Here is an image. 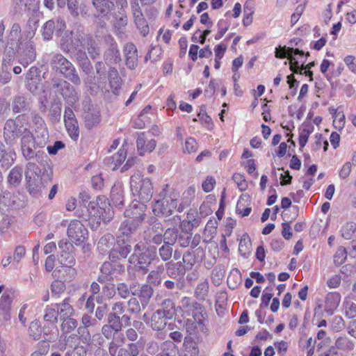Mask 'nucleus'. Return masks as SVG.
<instances>
[{"mask_svg":"<svg viewBox=\"0 0 356 356\" xmlns=\"http://www.w3.org/2000/svg\"><path fill=\"white\" fill-rule=\"evenodd\" d=\"M77 326H78V322L74 318L63 321V322H62L61 325H60V330L63 333L62 334L64 335V334L70 333Z\"/></svg>","mask_w":356,"mask_h":356,"instance_id":"obj_48","label":"nucleus"},{"mask_svg":"<svg viewBox=\"0 0 356 356\" xmlns=\"http://www.w3.org/2000/svg\"><path fill=\"white\" fill-rule=\"evenodd\" d=\"M65 290V285L62 281H54L51 285V292L52 296L58 297Z\"/></svg>","mask_w":356,"mask_h":356,"instance_id":"obj_57","label":"nucleus"},{"mask_svg":"<svg viewBox=\"0 0 356 356\" xmlns=\"http://www.w3.org/2000/svg\"><path fill=\"white\" fill-rule=\"evenodd\" d=\"M163 285L168 290H182L186 285L184 278L178 280H167L164 282Z\"/></svg>","mask_w":356,"mask_h":356,"instance_id":"obj_39","label":"nucleus"},{"mask_svg":"<svg viewBox=\"0 0 356 356\" xmlns=\"http://www.w3.org/2000/svg\"><path fill=\"white\" fill-rule=\"evenodd\" d=\"M161 308L156 311L163 314L165 317L168 318H172L176 314L175 304V302L169 299H165L161 303Z\"/></svg>","mask_w":356,"mask_h":356,"instance_id":"obj_29","label":"nucleus"},{"mask_svg":"<svg viewBox=\"0 0 356 356\" xmlns=\"http://www.w3.org/2000/svg\"><path fill=\"white\" fill-rule=\"evenodd\" d=\"M177 207V198L166 200H156L152 206L153 213L156 216H170Z\"/></svg>","mask_w":356,"mask_h":356,"instance_id":"obj_11","label":"nucleus"},{"mask_svg":"<svg viewBox=\"0 0 356 356\" xmlns=\"http://www.w3.org/2000/svg\"><path fill=\"white\" fill-rule=\"evenodd\" d=\"M60 49L64 53L74 56L86 74L90 73L92 66L85 50L87 49L93 59L101 52L96 40L92 35L86 34L83 26L79 23L74 24L72 30L65 32L60 40Z\"/></svg>","mask_w":356,"mask_h":356,"instance_id":"obj_1","label":"nucleus"},{"mask_svg":"<svg viewBox=\"0 0 356 356\" xmlns=\"http://www.w3.org/2000/svg\"><path fill=\"white\" fill-rule=\"evenodd\" d=\"M356 231V223L353 222H346L341 229V236L346 240L352 238Z\"/></svg>","mask_w":356,"mask_h":356,"instance_id":"obj_47","label":"nucleus"},{"mask_svg":"<svg viewBox=\"0 0 356 356\" xmlns=\"http://www.w3.org/2000/svg\"><path fill=\"white\" fill-rule=\"evenodd\" d=\"M20 136L21 148L28 146L34 147L35 138L29 129H25Z\"/></svg>","mask_w":356,"mask_h":356,"instance_id":"obj_44","label":"nucleus"},{"mask_svg":"<svg viewBox=\"0 0 356 356\" xmlns=\"http://www.w3.org/2000/svg\"><path fill=\"white\" fill-rule=\"evenodd\" d=\"M241 277L238 269H234L227 277V284L230 289H235L241 282Z\"/></svg>","mask_w":356,"mask_h":356,"instance_id":"obj_54","label":"nucleus"},{"mask_svg":"<svg viewBox=\"0 0 356 356\" xmlns=\"http://www.w3.org/2000/svg\"><path fill=\"white\" fill-rule=\"evenodd\" d=\"M60 272L63 273L64 281L71 280L76 275V270L72 266H62Z\"/></svg>","mask_w":356,"mask_h":356,"instance_id":"obj_61","label":"nucleus"},{"mask_svg":"<svg viewBox=\"0 0 356 356\" xmlns=\"http://www.w3.org/2000/svg\"><path fill=\"white\" fill-rule=\"evenodd\" d=\"M108 38L111 41V44L104 53V60L108 64L118 63L121 60V56L117 44L111 35H108Z\"/></svg>","mask_w":356,"mask_h":356,"instance_id":"obj_16","label":"nucleus"},{"mask_svg":"<svg viewBox=\"0 0 356 356\" xmlns=\"http://www.w3.org/2000/svg\"><path fill=\"white\" fill-rule=\"evenodd\" d=\"M156 256V248L154 247H147V250H143V252L132 254L129 257L128 261L139 270L146 274L149 271V266L152 262L157 259Z\"/></svg>","mask_w":356,"mask_h":356,"instance_id":"obj_7","label":"nucleus"},{"mask_svg":"<svg viewBox=\"0 0 356 356\" xmlns=\"http://www.w3.org/2000/svg\"><path fill=\"white\" fill-rule=\"evenodd\" d=\"M70 349L66 351L65 356H86V352L83 346H70Z\"/></svg>","mask_w":356,"mask_h":356,"instance_id":"obj_64","label":"nucleus"},{"mask_svg":"<svg viewBox=\"0 0 356 356\" xmlns=\"http://www.w3.org/2000/svg\"><path fill=\"white\" fill-rule=\"evenodd\" d=\"M67 236L75 243H82L87 238L88 231L79 220H74L68 226Z\"/></svg>","mask_w":356,"mask_h":356,"instance_id":"obj_10","label":"nucleus"},{"mask_svg":"<svg viewBox=\"0 0 356 356\" xmlns=\"http://www.w3.org/2000/svg\"><path fill=\"white\" fill-rule=\"evenodd\" d=\"M343 307L346 315L348 318H353L356 316V304L355 302L350 300H345L343 302Z\"/></svg>","mask_w":356,"mask_h":356,"instance_id":"obj_58","label":"nucleus"},{"mask_svg":"<svg viewBox=\"0 0 356 356\" xmlns=\"http://www.w3.org/2000/svg\"><path fill=\"white\" fill-rule=\"evenodd\" d=\"M29 335L34 340H39L41 339L42 327L38 321H32L29 328Z\"/></svg>","mask_w":356,"mask_h":356,"instance_id":"obj_49","label":"nucleus"},{"mask_svg":"<svg viewBox=\"0 0 356 356\" xmlns=\"http://www.w3.org/2000/svg\"><path fill=\"white\" fill-rule=\"evenodd\" d=\"M58 315L62 314H74V311L72 306L70 305V298H65L61 303L55 304Z\"/></svg>","mask_w":356,"mask_h":356,"instance_id":"obj_42","label":"nucleus"},{"mask_svg":"<svg viewBox=\"0 0 356 356\" xmlns=\"http://www.w3.org/2000/svg\"><path fill=\"white\" fill-rule=\"evenodd\" d=\"M14 297V291L13 290H6L0 299V307L10 309Z\"/></svg>","mask_w":356,"mask_h":356,"instance_id":"obj_51","label":"nucleus"},{"mask_svg":"<svg viewBox=\"0 0 356 356\" xmlns=\"http://www.w3.org/2000/svg\"><path fill=\"white\" fill-rule=\"evenodd\" d=\"M54 102L49 110L50 119L52 122H58L61 117L62 104L59 98H53Z\"/></svg>","mask_w":356,"mask_h":356,"instance_id":"obj_31","label":"nucleus"},{"mask_svg":"<svg viewBox=\"0 0 356 356\" xmlns=\"http://www.w3.org/2000/svg\"><path fill=\"white\" fill-rule=\"evenodd\" d=\"M125 65L133 70L138 67V56L136 47L133 43L127 44L123 49Z\"/></svg>","mask_w":356,"mask_h":356,"instance_id":"obj_14","label":"nucleus"},{"mask_svg":"<svg viewBox=\"0 0 356 356\" xmlns=\"http://www.w3.org/2000/svg\"><path fill=\"white\" fill-rule=\"evenodd\" d=\"M164 265L168 277L172 280L184 278V276L187 271L183 267L181 263H179V261L175 263L168 262Z\"/></svg>","mask_w":356,"mask_h":356,"instance_id":"obj_18","label":"nucleus"},{"mask_svg":"<svg viewBox=\"0 0 356 356\" xmlns=\"http://www.w3.org/2000/svg\"><path fill=\"white\" fill-rule=\"evenodd\" d=\"M83 102V118L88 129L97 126L101 121L99 111L90 103V99Z\"/></svg>","mask_w":356,"mask_h":356,"instance_id":"obj_9","label":"nucleus"},{"mask_svg":"<svg viewBox=\"0 0 356 356\" xmlns=\"http://www.w3.org/2000/svg\"><path fill=\"white\" fill-rule=\"evenodd\" d=\"M136 284H132L129 287L128 285L124 282L119 283L117 286L116 291L118 294L122 298H127L129 297L130 292L134 291L136 288Z\"/></svg>","mask_w":356,"mask_h":356,"instance_id":"obj_45","label":"nucleus"},{"mask_svg":"<svg viewBox=\"0 0 356 356\" xmlns=\"http://www.w3.org/2000/svg\"><path fill=\"white\" fill-rule=\"evenodd\" d=\"M138 289L132 291L133 296H137L140 298L141 304L143 305H147L154 293V289L150 284H143Z\"/></svg>","mask_w":356,"mask_h":356,"instance_id":"obj_23","label":"nucleus"},{"mask_svg":"<svg viewBox=\"0 0 356 356\" xmlns=\"http://www.w3.org/2000/svg\"><path fill=\"white\" fill-rule=\"evenodd\" d=\"M179 262L181 263L186 270H190L196 263V257L193 252L186 251L182 256V261Z\"/></svg>","mask_w":356,"mask_h":356,"instance_id":"obj_35","label":"nucleus"},{"mask_svg":"<svg viewBox=\"0 0 356 356\" xmlns=\"http://www.w3.org/2000/svg\"><path fill=\"white\" fill-rule=\"evenodd\" d=\"M49 65L53 70L62 74L73 84L81 85V80L75 67L61 54H53Z\"/></svg>","mask_w":356,"mask_h":356,"instance_id":"obj_4","label":"nucleus"},{"mask_svg":"<svg viewBox=\"0 0 356 356\" xmlns=\"http://www.w3.org/2000/svg\"><path fill=\"white\" fill-rule=\"evenodd\" d=\"M40 170L38 166L32 162H29L26 166L25 178L26 181V188L29 193L33 196L41 194L47 187L50 179L40 175Z\"/></svg>","mask_w":356,"mask_h":356,"instance_id":"obj_3","label":"nucleus"},{"mask_svg":"<svg viewBox=\"0 0 356 356\" xmlns=\"http://www.w3.org/2000/svg\"><path fill=\"white\" fill-rule=\"evenodd\" d=\"M127 157V151L124 148L119 149L118 153L113 156L106 159V163L113 166V170H115L125 160Z\"/></svg>","mask_w":356,"mask_h":356,"instance_id":"obj_32","label":"nucleus"},{"mask_svg":"<svg viewBox=\"0 0 356 356\" xmlns=\"http://www.w3.org/2000/svg\"><path fill=\"white\" fill-rule=\"evenodd\" d=\"M108 324L113 328L115 333H120L122 330V324L120 316L109 313L107 316Z\"/></svg>","mask_w":356,"mask_h":356,"instance_id":"obj_46","label":"nucleus"},{"mask_svg":"<svg viewBox=\"0 0 356 356\" xmlns=\"http://www.w3.org/2000/svg\"><path fill=\"white\" fill-rule=\"evenodd\" d=\"M81 323L83 326L78 328L79 334H81L82 331L87 330L88 327L94 326L96 324L97 321L88 314H83L81 318Z\"/></svg>","mask_w":356,"mask_h":356,"instance_id":"obj_56","label":"nucleus"},{"mask_svg":"<svg viewBox=\"0 0 356 356\" xmlns=\"http://www.w3.org/2000/svg\"><path fill=\"white\" fill-rule=\"evenodd\" d=\"M115 238L111 234H106L102 236L97 243V249L102 254L107 253L111 254V252L114 250L113 248L115 244Z\"/></svg>","mask_w":356,"mask_h":356,"instance_id":"obj_21","label":"nucleus"},{"mask_svg":"<svg viewBox=\"0 0 356 356\" xmlns=\"http://www.w3.org/2000/svg\"><path fill=\"white\" fill-rule=\"evenodd\" d=\"M65 125L70 138L74 140H76L79 136V127L77 120L66 121L65 122Z\"/></svg>","mask_w":356,"mask_h":356,"instance_id":"obj_36","label":"nucleus"},{"mask_svg":"<svg viewBox=\"0 0 356 356\" xmlns=\"http://www.w3.org/2000/svg\"><path fill=\"white\" fill-rule=\"evenodd\" d=\"M58 312L56 307H47L44 312V321L51 323H55L58 321Z\"/></svg>","mask_w":356,"mask_h":356,"instance_id":"obj_53","label":"nucleus"},{"mask_svg":"<svg viewBox=\"0 0 356 356\" xmlns=\"http://www.w3.org/2000/svg\"><path fill=\"white\" fill-rule=\"evenodd\" d=\"M165 267L163 263L156 266L148 274L147 281L150 285L159 286L163 281Z\"/></svg>","mask_w":356,"mask_h":356,"instance_id":"obj_17","label":"nucleus"},{"mask_svg":"<svg viewBox=\"0 0 356 356\" xmlns=\"http://www.w3.org/2000/svg\"><path fill=\"white\" fill-rule=\"evenodd\" d=\"M25 129L26 128L20 126L15 120H6L3 127V138L6 143L11 146L16 144L18 138Z\"/></svg>","mask_w":356,"mask_h":356,"instance_id":"obj_8","label":"nucleus"},{"mask_svg":"<svg viewBox=\"0 0 356 356\" xmlns=\"http://www.w3.org/2000/svg\"><path fill=\"white\" fill-rule=\"evenodd\" d=\"M66 4L71 16L78 18V10L80 5L79 0H65Z\"/></svg>","mask_w":356,"mask_h":356,"instance_id":"obj_59","label":"nucleus"},{"mask_svg":"<svg viewBox=\"0 0 356 356\" xmlns=\"http://www.w3.org/2000/svg\"><path fill=\"white\" fill-rule=\"evenodd\" d=\"M108 80L112 92L115 95H117L120 88L122 80L115 68L113 67L109 69Z\"/></svg>","mask_w":356,"mask_h":356,"instance_id":"obj_30","label":"nucleus"},{"mask_svg":"<svg viewBox=\"0 0 356 356\" xmlns=\"http://www.w3.org/2000/svg\"><path fill=\"white\" fill-rule=\"evenodd\" d=\"M121 235L120 234L118 236V248L113 250L109 254L110 259L113 261L120 258L126 259L132 250V246L128 240L126 241L124 239H120Z\"/></svg>","mask_w":356,"mask_h":356,"instance_id":"obj_12","label":"nucleus"},{"mask_svg":"<svg viewBox=\"0 0 356 356\" xmlns=\"http://www.w3.org/2000/svg\"><path fill=\"white\" fill-rule=\"evenodd\" d=\"M130 186L133 195L140 201L147 202L152 197L153 186L149 179L135 174L131 177Z\"/></svg>","mask_w":356,"mask_h":356,"instance_id":"obj_6","label":"nucleus"},{"mask_svg":"<svg viewBox=\"0 0 356 356\" xmlns=\"http://www.w3.org/2000/svg\"><path fill=\"white\" fill-rule=\"evenodd\" d=\"M50 93L53 95V98H58V95H61L66 102L72 106L79 100V94L68 81L54 77L51 79Z\"/></svg>","mask_w":356,"mask_h":356,"instance_id":"obj_5","label":"nucleus"},{"mask_svg":"<svg viewBox=\"0 0 356 356\" xmlns=\"http://www.w3.org/2000/svg\"><path fill=\"white\" fill-rule=\"evenodd\" d=\"M125 343V338L123 334H117L114 337L111 341L108 343L109 356H116L120 348Z\"/></svg>","mask_w":356,"mask_h":356,"instance_id":"obj_27","label":"nucleus"},{"mask_svg":"<svg viewBox=\"0 0 356 356\" xmlns=\"http://www.w3.org/2000/svg\"><path fill=\"white\" fill-rule=\"evenodd\" d=\"M55 29V22L54 20L47 21L43 26L42 35L44 38L45 40L51 38Z\"/></svg>","mask_w":356,"mask_h":356,"instance_id":"obj_55","label":"nucleus"},{"mask_svg":"<svg viewBox=\"0 0 356 356\" xmlns=\"http://www.w3.org/2000/svg\"><path fill=\"white\" fill-rule=\"evenodd\" d=\"M192 234L188 232L178 233L177 241L180 246L188 247L190 245Z\"/></svg>","mask_w":356,"mask_h":356,"instance_id":"obj_62","label":"nucleus"},{"mask_svg":"<svg viewBox=\"0 0 356 356\" xmlns=\"http://www.w3.org/2000/svg\"><path fill=\"white\" fill-rule=\"evenodd\" d=\"M22 29L19 24L15 23L13 24L7 42H18L22 45V41L21 38Z\"/></svg>","mask_w":356,"mask_h":356,"instance_id":"obj_37","label":"nucleus"},{"mask_svg":"<svg viewBox=\"0 0 356 356\" xmlns=\"http://www.w3.org/2000/svg\"><path fill=\"white\" fill-rule=\"evenodd\" d=\"M159 199L158 200H166L168 198H178V195L168 184H165L159 192Z\"/></svg>","mask_w":356,"mask_h":356,"instance_id":"obj_41","label":"nucleus"},{"mask_svg":"<svg viewBox=\"0 0 356 356\" xmlns=\"http://www.w3.org/2000/svg\"><path fill=\"white\" fill-rule=\"evenodd\" d=\"M111 200L113 204L116 207L124 205V194L120 187L114 186L111 191Z\"/></svg>","mask_w":356,"mask_h":356,"instance_id":"obj_34","label":"nucleus"},{"mask_svg":"<svg viewBox=\"0 0 356 356\" xmlns=\"http://www.w3.org/2000/svg\"><path fill=\"white\" fill-rule=\"evenodd\" d=\"M172 245L163 244L159 248V254L164 262L169 261L172 257Z\"/></svg>","mask_w":356,"mask_h":356,"instance_id":"obj_50","label":"nucleus"},{"mask_svg":"<svg viewBox=\"0 0 356 356\" xmlns=\"http://www.w3.org/2000/svg\"><path fill=\"white\" fill-rule=\"evenodd\" d=\"M161 54V49L159 47L151 46L150 49L145 57V60L147 62L151 60L152 62L156 61L159 58Z\"/></svg>","mask_w":356,"mask_h":356,"instance_id":"obj_63","label":"nucleus"},{"mask_svg":"<svg viewBox=\"0 0 356 356\" xmlns=\"http://www.w3.org/2000/svg\"><path fill=\"white\" fill-rule=\"evenodd\" d=\"M148 232L149 236L156 234V233H161L163 230L162 223L155 217H151L149 220Z\"/></svg>","mask_w":356,"mask_h":356,"instance_id":"obj_43","label":"nucleus"},{"mask_svg":"<svg viewBox=\"0 0 356 356\" xmlns=\"http://www.w3.org/2000/svg\"><path fill=\"white\" fill-rule=\"evenodd\" d=\"M31 102L30 98L23 95H17L14 97L12 102V109L15 113H24L31 108Z\"/></svg>","mask_w":356,"mask_h":356,"instance_id":"obj_20","label":"nucleus"},{"mask_svg":"<svg viewBox=\"0 0 356 356\" xmlns=\"http://www.w3.org/2000/svg\"><path fill=\"white\" fill-rule=\"evenodd\" d=\"M36 54L33 42L29 40L25 43V49L20 56L19 63L26 67L35 59Z\"/></svg>","mask_w":356,"mask_h":356,"instance_id":"obj_19","label":"nucleus"},{"mask_svg":"<svg viewBox=\"0 0 356 356\" xmlns=\"http://www.w3.org/2000/svg\"><path fill=\"white\" fill-rule=\"evenodd\" d=\"M335 346L338 349L343 350H352L355 348L354 343L346 337H339L335 342Z\"/></svg>","mask_w":356,"mask_h":356,"instance_id":"obj_52","label":"nucleus"},{"mask_svg":"<svg viewBox=\"0 0 356 356\" xmlns=\"http://www.w3.org/2000/svg\"><path fill=\"white\" fill-rule=\"evenodd\" d=\"M34 149L35 146H28L21 148L22 155L26 161H29L35 158L37 161H39V160L42 159L44 156L46 158L47 157V156L44 152L40 151L35 152Z\"/></svg>","mask_w":356,"mask_h":356,"instance_id":"obj_33","label":"nucleus"},{"mask_svg":"<svg viewBox=\"0 0 356 356\" xmlns=\"http://www.w3.org/2000/svg\"><path fill=\"white\" fill-rule=\"evenodd\" d=\"M209 293V283L204 281L197 284L195 290V296L199 300H204Z\"/></svg>","mask_w":356,"mask_h":356,"instance_id":"obj_40","label":"nucleus"},{"mask_svg":"<svg viewBox=\"0 0 356 356\" xmlns=\"http://www.w3.org/2000/svg\"><path fill=\"white\" fill-rule=\"evenodd\" d=\"M22 177L23 168L17 165L10 171L7 177L8 184L13 187H17L22 180Z\"/></svg>","mask_w":356,"mask_h":356,"instance_id":"obj_25","label":"nucleus"},{"mask_svg":"<svg viewBox=\"0 0 356 356\" xmlns=\"http://www.w3.org/2000/svg\"><path fill=\"white\" fill-rule=\"evenodd\" d=\"M155 140H147L144 132L140 133L136 140V146L139 155L143 156L147 152H152L156 147Z\"/></svg>","mask_w":356,"mask_h":356,"instance_id":"obj_15","label":"nucleus"},{"mask_svg":"<svg viewBox=\"0 0 356 356\" xmlns=\"http://www.w3.org/2000/svg\"><path fill=\"white\" fill-rule=\"evenodd\" d=\"M341 300V296L339 293H329L325 300V312L329 315H332L336 309L339 307Z\"/></svg>","mask_w":356,"mask_h":356,"instance_id":"obj_22","label":"nucleus"},{"mask_svg":"<svg viewBox=\"0 0 356 356\" xmlns=\"http://www.w3.org/2000/svg\"><path fill=\"white\" fill-rule=\"evenodd\" d=\"M293 55L303 56L304 51L299 49H294L293 47H286L285 46L279 48H276L275 56L276 58H286L288 60L291 58Z\"/></svg>","mask_w":356,"mask_h":356,"instance_id":"obj_26","label":"nucleus"},{"mask_svg":"<svg viewBox=\"0 0 356 356\" xmlns=\"http://www.w3.org/2000/svg\"><path fill=\"white\" fill-rule=\"evenodd\" d=\"M92 4L96 10L94 17L108 19L111 12L115 8L113 2L109 0H92Z\"/></svg>","mask_w":356,"mask_h":356,"instance_id":"obj_13","label":"nucleus"},{"mask_svg":"<svg viewBox=\"0 0 356 356\" xmlns=\"http://www.w3.org/2000/svg\"><path fill=\"white\" fill-rule=\"evenodd\" d=\"M169 319L163 314L157 311L154 312L151 318V327L154 330L160 331L163 330L166 325V320Z\"/></svg>","mask_w":356,"mask_h":356,"instance_id":"obj_28","label":"nucleus"},{"mask_svg":"<svg viewBox=\"0 0 356 356\" xmlns=\"http://www.w3.org/2000/svg\"><path fill=\"white\" fill-rule=\"evenodd\" d=\"M127 312L131 314H138L141 310L140 302L136 298L129 299L127 302Z\"/></svg>","mask_w":356,"mask_h":356,"instance_id":"obj_60","label":"nucleus"},{"mask_svg":"<svg viewBox=\"0 0 356 356\" xmlns=\"http://www.w3.org/2000/svg\"><path fill=\"white\" fill-rule=\"evenodd\" d=\"M178 233L177 227H168L163 234L165 244L172 246L177 241Z\"/></svg>","mask_w":356,"mask_h":356,"instance_id":"obj_38","label":"nucleus"},{"mask_svg":"<svg viewBox=\"0 0 356 356\" xmlns=\"http://www.w3.org/2000/svg\"><path fill=\"white\" fill-rule=\"evenodd\" d=\"M21 44L18 42H7L3 51V66L6 67L7 63L10 65L11 60L15 57V54Z\"/></svg>","mask_w":356,"mask_h":356,"instance_id":"obj_24","label":"nucleus"},{"mask_svg":"<svg viewBox=\"0 0 356 356\" xmlns=\"http://www.w3.org/2000/svg\"><path fill=\"white\" fill-rule=\"evenodd\" d=\"M147 207L140 202H133L124 211L125 220L121 223L119 232L123 236H129L136 231L146 216Z\"/></svg>","mask_w":356,"mask_h":356,"instance_id":"obj_2","label":"nucleus"}]
</instances>
